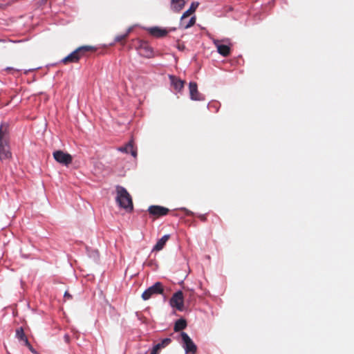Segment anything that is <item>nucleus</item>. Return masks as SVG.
Wrapping results in <instances>:
<instances>
[{"mask_svg":"<svg viewBox=\"0 0 354 354\" xmlns=\"http://www.w3.org/2000/svg\"><path fill=\"white\" fill-rule=\"evenodd\" d=\"M12 157V153L9 146L8 125L2 123L0 125V160H9Z\"/></svg>","mask_w":354,"mask_h":354,"instance_id":"1","label":"nucleus"},{"mask_svg":"<svg viewBox=\"0 0 354 354\" xmlns=\"http://www.w3.org/2000/svg\"><path fill=\"white\" fill-rule=\"evenodd\" d=\"M96 50V48L92 46H82L78 47L66 57L62 62L64 64L68 63H77L82 57H86L89 53H93Z\"/></svg>","mask_w":354,"mask_h":354,"instance_id":"2","label":"nucleus"},{"mask_svg":"<svg viewBox=\"0 0 354 354\" xmlns=\"http://www.w3.org/2000/svg\"><path fill=\"white\" fill-rule=\"evenodd\" d=\"M116 193L115 200L119 206L125 209L127 212H131L133 209V201L127 190L120 185H117Z\"/></svg>","mask_w":354,"mask_h":354,"instance_id":"3","label":"nucleus"},{"mask_svg":"<svg viewBox=\"0 0 354 354\" xmlns=\"http://www.w3.org/2000/svg\"><path fill=\"white\" fill-rule=\"evenodd\" d=\"M199 3L198 2H193L189 8L182 15L180 21V26L184 29L189 28L194 25L196 22L195 17H192L188 21V24H185V19L192 15L198 8Z\"/></svg>","mask_w":354,"mask_h":354,"instance_id":"4","label":"nucleus"},{"mask_svg":"<svg viewBox=\"0 0 354 354\" xmlns=\"http://www.w3.org/2000/svg\"><path fill=\"white\" fill-rule=\"evenodd\" d=\"M163 290L162 284L160 282H156L152 286H150L144 291L142 294V298L143 300H148L153 295L162 294Z\"/></svg>","mask_w":354,"mask_h":354,"instance_id":"5","label":"nucleus"},{"mask_svg":"<svg viewBox=\"0 0 354 354\" xmlns=\"http://www.w3.org/2000/svg\"><path fill=\"white\" fill-rule=\"evenodd\" d=\"M55 160L65 166H68L71 164L73 161V157L71 154L65 153L62 150L55 151L53 153Z\"/></svg>","mask_w":354,"mask_h":354,"instance_id":"6","label":"nucleus"},{"mask_svg":"<svg viewBox=\"0 0 354 354\" xmlns=\"http://www.w3.org/2000/svg\"><path fill=\"white\" fill-rule=\"evenodd\" d=\"M180 335L185 352L187 353L196 354L197 347L189 336L185 332H182Z\"/></svg>","mask_w":354,"mask_h":354,"instance_id":"7","label":"nucleus"},{"mask_svg":"<svg viewBox=\"0 0 354 354\" xmlns=\"http://www.w3.org/2000/svg\"><path fill=\"white\" fill-rule=\"evenodd\" d=\"M170 305L177 310L182 311L183 310L184 295L182 291L179 290L175 292L170 299Z\"/></svg>","mask_w":354,"mask_h":354,"instance_id":"8","label":"nucleus"},{"mask_svg":"<svg viewBox=\"0 0 354 354\" xmlns=\"http://www.w3.org/2000/svg\"><path fill=\"white\" fill-rule=\"evenodd\" d=\"M148 212L151 216L154 217V218H157L167 215L169 212V209L160 205H151L148 208Z\"/></svg>","mask_w":354,"mask_h":354,"instance_id":"9","label":"nucleus"},{"mask_svg":"<svg viewBox=\"0 0 354 354\" xmlns=\"http://www.w3.org/2000/svg\"><path fill=\"white\" fill-rule=\"evenodd\" d=\"M140 55L149 58L153 56V50L149 44L145 41H140L138 47Z\"/></svg>","mask_w":354,"mask_h":354,"instance_id":"10","label":"nucleus"},{"mask_svg":"<svg viewBox=\"0 0 354 354\" xmlns=\"http://www.w3.org/2000/svg\"><path fill=\"white\" fill-rule=\"evenodd\" d=\"M189 95L192 100H203L204 98L198 91V86L196 82H191L189 84Z\"/></svg>","mask_w":354,"mask_h":354,"instance_id":"11","label":"nucleus"},{"mask_svg":"<svg viewBox=\"0 0 354 354\" xmlns=\"http://www.w3.org/2000/svg\"><path fill=\"white\" fill-rule=\"evenodd\" d=\"M148 32L153 37L161 38L165 37L169 31L167 29L158 26L151 27L147 29Z\"/></svg>","mask_w":354,"mask_h":354,"instance_id":"12","label":"nucleus"},{"mask_svg":"<svg viewBox=\"0 0 354 354\" xmlns=\"http://www.w3.org/2000/svg\"><path fill=\"white\" fill-rule=\"evenodd\" d=\"M214 44L220 55L227 57L230 54L231 50L229 46L221 44V41L218 40H214Z\"/></svg>","mask_w":354,"mask_h":354,"instance_id":"13","label":"nucleus"},{"mask_svg":"<svg viewBox=\"0 0 354 354\" xmlns=\"http://www.w3.org/2000/svg\"><path fill=\"white\" fill-rule=\"evenodd\" d=\"M188 0H171V8L176 12H180Z\"/></svg>","mask_w":354,"mask_h":354,"instance_id":"14","label":"nucleus"},{"mask_svg":"<svg viewBox=\"0 0 354 354\" xmlns=\"http://www.w3.org/2000/svg\"><path fill=\"white\" fill-rule=\"evenodd\" d=\"M169 79L172 86L176 91H180L183 89L185 84L184 81H182L174 75H169Z\"/></svg>","mask_w":354,"mask_h":354,"instance_id":"15","label":"nucleus"},{"mask_svg":"<svg viewBox=\"0 0 354 354\" xmlns=\"http://www.w3.org/2000/svg\"><path fill=\"white\" fill-rule=\"evenodd\" d=\"M169 238L170 236L169 234L164 235L157 241L156 244L153 246L152 251L158 252L162 250Z\"/></svg>","mask_w":354,"mask_h":354,"instance_id":"16","label":"nucleus"},{"mask_svg":"<svg viewBox=\"0 0 354 354\" xmlns=\"http://www.w3.org/2000/svg\"><path fill=\"white\" fill-rule=\"evenodd\" d=\"M186 326L187 322L185 319H179L176 322L174 329L176 332H177L183 330L184 328H186Z\"/></svg>","mask_w":354,"mask_h":354,"instance_id":"17","label":"nucleus"},{"mask_svg":"<svg viewBox=\"0 0 354 354\" xmlns=\"http://www.w3.org/2000/svg\"><path fill=\"white\" fill-rule=\"evenodd\" d=\"M16 337L20 340L22 341L24 343V345L26 344V342H28V339L27 337L26 336L23 328H19L16 330Z\"/></svg>","mask_w":354,"mask_h":354,"instance_id":"18","label":"nucleus"},{"mask_svg":"<svg viewBox=\"0 0 354 354\" xmlns=\"http://www.w3.org/2000/svg\"><path fill=\"white\" fill-rule=\"evenodd\" d=\"M120 150L126 153H131L133 157H136L137 156L136 150L134 149L131 142L128 143L124 147L121 148Z\"/></svg>","mask_w":354,"mask_h":354,"instance_id":"19","label":"nucleus"},{"mask_svg":"<svg viewBox=\"0 0 354 354\" xmlns=\"http://www.w3.org/2000/svg\"><path fill=\"white\" fill-rule=\"evenodd\" d=\"M171 342V339L169 337L163 339L161 342L157 344L158 346H160V348H164L166 346H167Z\"/></svg>","mask_w":354,"mask_h":354,"instance_id":"20","label":"nucleus"},{"mask_svg":"<svg viewBox=\"0 0 354 354\" xmlns=\"http://www.w3.org/2000/svg\"><path fill=\"white\" fill-rule=\"evenodd\" d=\"M128 35H129V32H126L125 34L118 35L115 37V41L117 42L122 43L127 38Z\"/></svg>","mask_w":354,"mask_h":354,"instance_id":"21","label":"nucleus"},{"mask_svg":"<svg viewBox=\"0 0 354 354\" xmlns=\"http://www.w3.org/2000/svg\"><path fill=\"white\" fill-rule=\"evenodd\" d=\"M185 297H187L189 301H193L194 299V292L193 290L188 291L185 293Z\"/></svg>","mask_w":354,"mask_h":354,"instance_id":"22","label":"nucleus"},{"mask_svg":"<svg viewBox=\"0 0 354 354\" xmlns=\"http://www.w3.org/2000/svg\"><path fill=\"white\" fill-rule=\"evenodd\" d=\"M161 348L158 344L155 345L151 352V354H158Z\"/></svg>","mask_w":354,"mask_h":354,"instance_id":"23","label":"nucleus"},{"mask_svg":"<svg viewBox=\"0 0 354 354\" xmlns=\"http://www.w3.org/2000/svg\"><path fill=\"white\" fill-rule=\"evenodd\" d=\"M26 346L28 347V348L33 353H36V351L33 348V347L32 346V345L30 344V342H26V344H25Z\"/></svg>","mask_w":354,"mask_h":354,"instance_id":"24","label":"nucleus"},{"mask_svg":"<svg viewBox=\"0 0 354 354\" xmlns=\"http://www.w3.org/2000/svg\"><path fill=\"white\" fill-rule=\"evenodd\" d=\"M198 218H200L201 221L203 222L207 221V216L205 214H201L198 216Z\"/></svg>","mask_w":354,"mask_h":354,"instance_id":"25","label":"nucleus"},{"mask_svg":"<svg viewBox=\"0 0 354 354\" xmlns=\"http://www.w3.org/2000/svg\"><path fill=\"white\" fill-rule=\"evenodd\" d=\"M64 340L66 343H69L70 342V337L68 335H64Z\"/></svg>","mask_w":354,"mask_h":354,"instance_id":"26","label":"nucleus"},{"mask_svg":"<svg viewBox=\"0 0 354 354\" xmlns=\"http://www.w3.org/2000/svg\"><path fill=\"white\" fill-rule=\"evenodd\" d=\"M64 297H66L68 299H71L72 297H71V295L68 292H66L65 294H64Z\"/></svg>","mask_w":354,"mask_h":354,"instance_id":"27","label":"nucleus"},{"mask_svg":"<svg viewBox=\"0 0 354 354\" xmlns=\"http://www.w3.org/2000/svg\"><path fill=\"white\" fill-rule=\"evenodd\" d=\"M192 214V213L191 212H187V214H188V215H190V214Z\"/></svg>","mask_w":354,"mask_h":354,"instance_id":"28","label":"nucleus"}]
</instances>
